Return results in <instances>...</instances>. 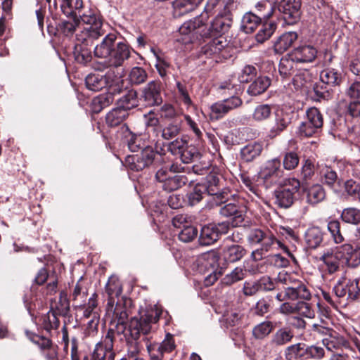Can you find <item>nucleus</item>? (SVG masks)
<instances>
[{
  "label": "nucleus",
  "mask_w": 360,
  "mask_h": 360,
  "mask_svg": "<svg viewBox=\"0 0 360 360\" xmlns=\"http://www.w3.org/2000/svg\"><path fill=\"white\" fill-rule=\"evenodd\" d=\"M234 8L236 5L233 1H229L208 27H205L207 16L204 17L202 14L184 22L181 25V46H184V51L191 50L192 45L200 39L225 37L224 34L232 25L231 11Z\"/></svg>",
  "instance_id": "nucleus-1"
},
{
  "label": "nucleus",
  "mask_w": 360,
  "mask_h": 360,
  "mask_svg": "<svg viewBox=\"0 0 360 360\" xmlns=\"http://www.w3.org/2000/svg\"><path fill=\"white\" fill-rule=\"evenodd\" d=\"M116 40L115 34H107L94 48V56L105 59L108 67H120L131 56L129 46L122 41L116 43Z\"/></svg>",
  "instance_id": "nucleus-2"
},
{
  "label": "nucleus",
  "mask_w": 360,
  "mask_h": 360,
  "mask_svg": "<svg viewBox=\"0 0 360 360\" xmlns=\"http://www.w3.org/2000/svg\"><path fill=\"white\" fill-rule=\"evenodd\" d=\"M78 18L84 23V27L77 34V41L93 44L94 40L107 34L108 25L104 23L102 18L91 9L87 8L79 13Z\"/></svg>",
  "instance_id": "nucleus-3"
},
{
  "label": "nucleus",
  "mask_w": 360,
  "mask_h": 360,
  "mask_svg": "<svg viewBox=\"0 0 360 360\" xmlns=\"http://www.w3.org/2000/svg\"><path fill=\"white\" fill-rule=\"evenodd\" d=\"M122 79L115 77L112 71H108L105 75L89 74L85 79V84L88 89L98 91L108 87L111 94H120L122 91Z\"/></svg>",
  "instance_id": "nucleus-4"
},
{
  "label": "nucleus",
  "mask_w": 360,
  "mask_h": 360,
  "mask_svg": "<svg viewBox=\"0 0 360 360\" xmlns=\"http://www.w3.org/2000/svg\"><path fill=\"white\" fill-rule=\"evenodd\" d=\"M200 40H203L206 44L201 47V53L206 57H214L216 61L223 59H228L232 56L233 51L229 41L226 37H211L210 39H200L195 42L198 44ZM195 43L192 45V47Z\"/></svg>",
  "instance_id": "nucleus-5"
},
{
  "label": "nucleus",
  "mask_w": 360,
  "mask_h": 360,
  "mask_svg": "<svg viewBox=\"0 0 360 360\" xmlns=\"http://www.w3.org/2000/svg\"><path fill=\"white\" fill-rule=\"evenodd\" d=\"M300 182L292 178L286 179L274 191L275 204L281 208H289L298 199Z\"/></svg>",
  "instance_id": "nucleus-6"
},
{
  "label": "nucleus",
  "mask_w": 360,
  "mask_h": 360,
  "mask_svg": "<svg viewBox=\"0 0 360 360\" xmlns=\"http://www.w3.org/2000/svg\"><path fill=\"white\" fill-rule=\"evenodd\" d=\"M218 262V257L214 254H208L205 257L193 262L192 266L194 270L201 274L207 275L204 278L205 286L213 285L222 274V268L219 269V264L215 266Z\"/></svg>",
  "instance_id": "nucleus-7"
},
{
  "label": "nucleus",
  "mask_w": 360,
  "mask_h": 360,
  "mask_svg": "<svg viewBox=\"0 0 360 360\" xmlns=\"http://www.w3.org/2000/svg\"><path fill=\"white\" fill-rule=\"evenodd\" d=\"M335 296L347 302H360V276L344 277L333 288Z\"/></svg>",
  "instance_id": "nucleus-8"
},
{
  "label": "nucleus",
  "mask_w": 360,
  "mask_h": 360,
  "mask_svg": "<svg viewBox=\"0 0 360 360\" xmlns=\"http://www.w3.org/2000/svg\"><path fill=\"white\" fill-rule=\"evenodd\" d=\"M106 311L109 315L112 314L110 327L108 330H112L113 335L115 333L124 334L127 329L128 314L122 301L118 300L115 305L111 301L108 302Z\"/></svg>",
  "instance_id": "nucleus-9"
},
{
  "label": "nucleus",
  "mask_w": 360,
  "mask_h": 360,
  "mask_svg": "<svg viewBox=\"0 0 360 360\" xmlns=\"http://www.w3.org/2000/svg\"><path fill=\"white\" fill-rule=\"evenodd\" d=\"M301 0H282L276 7L279 12V17L286 25L297 24L301 18Z\"/></svg>",
  "instance_id": "nucleus-10"
},
{
  "label": "nucleus",
  "mask_w": 360,
  "mask_h": 360,
  "mask_svg": "<svg viewBox=\"0 0 360 360\" xmlns=\"http://www.w3.org/2000/svg\"><path fill=\"white\" fill-rule=\"evenodd\" d=\"M266 187L283 183L284 171L281 168V162L278 158L269 160L259 173Z\"/></svg>",
  "instance_id": "nucleus-11"
},
{
  "label": "nucleus",
  "mask_w": 360,
  "mask_h": 360,
  "mask_svg": "<svg viewBox=\"0 0 360 360\" xmlns=\"http://www.w3.org/2000/svg\"><path fill=\"white\" fill-rule=\"evenodd\" d=\"M238 200H234L233 198H231L226 204L221 207L219 210V214L225 217H232V226H238L244 221L245 214L246 212L247 207L244 205V199L241 198L238 194Z\"/></svg>",
  "instance_id": "nucleus-12"
},
{
  "label": "nucleus",
  "mask_w": 360,
  "mask_h": 360,
  "mask_svg": "<svg viewBox=\"0 0 360 360\" xmlns=\"http://www.w3.org/2000/svg\"><path fill=\"white\" fill-rule=\"evenodd\" d=\"M112 330H108L101 341L98 342L92 354L93 360H105L108 354L111 360L114 359V335Z\"/></svg>",
  "instance_id": "nucleus-13"
},
{
  "label": "nucleus",
  "mask_w": 360,
  "mask_h": 360,
  "mask_svg": "<svg viewBox=\"0 0 360 360\" xmlns=\"http://www.w3.org/2000/svg\"><path fill=\"white\" fill-rule=\"evenodd\" d=\"M292 114L283 109L277 110L274 113V124L269 130L268 137L271 139L279 136L287 129L292 122Z\"/></svg>",
  "instance_id": "nucleus-14"
},
{
  "label": "nucleus",
  "mask_w": 360,
  "mask_h": 360,
  "mask_svg": "<svg viewBox=\"0 0 360 360\" xmlns=\"http://www.w3.org/2000/svg\"><path fill=\"white\" fill-rule=\"evenodd\" d=\"M342 255V262L350 267H357L360 265V240L354 241L353 245L344 244L340 247Z\"/></svg>",
  "instance_id": "nucleus-15"
},
{
  "label": "nucleus",
  "mask_w": 360,
  "mask_h": 360,
  "mask_svg": "<svg viewBox=\"0 0 360 360\" xmlns=\"http://www.w3.org/2000/svg\"><path fill=\"white\" fill-rule=\"evenodd\" d=\"M142 97L148 105H156L162 103L161 84L158 81H151L142 90Z\"/></svg>",
  "instance_id": "nucleus-16"
},
{
  "label": "nucleus",
  "mask_w": 360,
  "mask_h": 360,
  "mask_svg": "<svg viewBox=\"0 0 360 360\" xmlns=\"http://www.w3.org/2000/svg\"><path fill=\"white\" fill-rule=\"evenodd\" d=\"M289 56L295 60L297 63H311L316 58L317 50L311 45L303 44L295 48L289 53Z\"/></svg>",
  "instance_id": "nucleus-17"
},
{
  "label": "nucleus",
  "mask_w": 360,
  "mask_h": 360,
  "mask_svg": "<svg viewBox=\"0 0 360 360\" xmlns=\"http://www.w3.org/2000/svg\"><path fill=\"white\" fill-rule=\"evenodd\" d=\"M294 338L293 330L289 326H284L273 333L271 336L270 344L274 347H283L292 342Z\"/></svg>",
  "instance_id": "nucleus-18"
},
{
  "label": "nucleus",
  "mask_w": 360,
  "mask_h": 360,
  "mask_svg": "<svg viewBox=\"0 0 360 360\" xmlns=\"http://www.w3.org/2000/svg\"><path fill=\"white\" fill-rule=\"evenodd\" d=\"M206 188V193L213 196V200L217 205H221L222 204L227 202L231 200V198H233L234 200H238V193H233V191L229 188H224L219 190L218 187H214L212 184H205Z\"/></svg>",
  "instance_id": "nucleus-19"
},
{
  "label": "nucleus",
  "mask_w": 360,
  "mask_h": 360,
  "mask_svg": "<svg viewBox=\"0 0 360 360\" xmlns=\"http://www.w3.org/2000/svg\"><path fill=\"white\" fill-rule=\"evenodd\" d=\"M185 192V196L183 198L184 205L193 207L202 200L203 195L206 193V188L204 184L198 183L195 186H187Z\"/></svg>",
  "instance_id": "nucleus-20"
},
{
  "label": "nucleus",
  "mask_w": 360,
  "mask_h": 360,
  "mask_svg": "<svg viewBox=\"0 0 360 360\" xmlns=\"http://www.w3.org/2000/svg\"><path fill=\"white\" fill-rule=\"evenodd\" d=\"M155 154L150 148L144 149L140 155L129 156L127 161L131 164L130 168L134 170H142L153 163Z\"/></svg>",
  "instance_id": "nucleus-21"
},
{
  "label": "nucleus",
  "mask_w": 360,
  "mask_h": 360,
  "mask_svg": "<svg viewBox=\"0 0 360 360\" xmlns=\"http://www.w3.org/2000/svg\"><path fill=\"white\" fill-rule=\"evenodd\" d=\"M226 89L231 91L229 93L230 97L224 98L222 101L229 107V110L231 111L240 107L243 104V101L239 96H236L238 90L236 85H233L231 83L221 84L219 87L220 94L225 95Z\"/></svg>",
  "instance_id": "nucleus-22"
},
{
  "label": "nucleus",
  "mask_w": 360,
  "mask_h": 360,
  "mask_svg": "<svg viewBox=\"0 0 360 360\" xmlns=\"http://www.w3.org/2000/svg\"><path fill=\"white\" fill-rule=\"evenodd\" d=\"M320 260L325 265V271L329 274H333L340 270V262L342 261V255L340 248L333 253L323 254Z\"/></svg>",
  "instance_id": "nucleus-23"
},
{
  "label": "nucleus",
  "mask_w": 360,
  "mask_h": 360,
  "mask_svg": "<svg viewBox=\"0 0 360 360\" xmlns=\"http://www.w3.org/2000/svg\"><path fill=\"white\" fill-rule=\"evenodd\" d=\"M298 38L296 32H285L279 36L274 44L275 53L282 54L290 48Z\"/></svg>",
  "instance_id": "nucleus-24"
},
{
  "label": "nucleus",
  "mask_w": 360,
  "mask_h": 360,
  "mask_svg": "<svg viewBox=\"0 0 360 360\" xmlns=\"http://www.w3.org/2000/svg\"><path fill=\"white\" fill-rule=\"evenodd\" d=\"M250 82L247 93L251 96H257L266 91L271 86V79L268 76L260 75Z\"/></svg>",
  "instance_id": "nucleus-25"
},
{
  "label": "nucleus",
  "mask_w": 360,
  "mask_h": 360,
  "mask_svg": "<svg viewBox=\"0 0 360 360\" xmlns=\"http://www.w3.org/2000/svg\"><path fill=\"white\" fill-rule=\"evenodd\" d=\"M247 253L246 250L240 245H232L223 248L221 257L226 263H234L240 260Z\"/></svg>",
  "instance_id": "nucleus-26"
},
{
  "label": "nucleus",
  "mask_w": 360,
  "mask_h": 360,
  "mask_svg": "<svg viewBox=\"0 0 360 360\" xmlns=\"http://www.w3.org/2000/svg\"><path fill=\"white\" fill-rule=\"evenodd\" d=\"M322 342L328 350L334 353L335 351L341 349L342 347H349V342L344 337L338 334L335 331L323 338Z\"/></svg>",
  "instance_id": "nucleus-27"
},
{
  "label": "nucleus",
  "mask_w": 360,
  "mask_h": 360,
  "mask_svg": "<svg viewBox=\"0 0 360 360\" xmlns=\"http://www.w3.org/2000/svg\"><path fill=\"white\" fill-rule=\"evenodd\" d=\"M324 233L318 226L309 228L304 234L307 248L315 250L323 243Z\"/></svg>",
  "instance_id": "nucleus-28"
},
{
  "label": "nucleus",
  "mask_w": 360,
  "mask_h": 360,
  "mask_svg": "<svg viewBox=\"0 0 360 360\" xmlns=\"http://www.w3.org/2000/svg\"><path fill=\"white\" fill-rule=\"evenodd\" d=\"M320 80L331 86H340L343 80L342 74L338 70L332 68H326L320 72Z\"/></svg>",
  "instance_id": "nucleus-29"
},
{
  "label": "nucleus",
  "mask_w": 360,
  "mask_h": 360,
  "mask_svg": "<svg viewBox=\"0 0 360 360\" xmlns=\"http://www.w3.org/2000/svg\"><path fill=\"white\" fill-rule=\"evenodd\" d=\"M275 243H276L278 246L282 249L283 252L286 253L291 259H295L293 254L290 252L288 246L281 240L276 239L274 234L269 229H266L265 236H264L262 241L260 243L262 246L261 248H262V250H264L265 252H266Z\"/></svg>",
  "instance_id": "nucleus-30"
},
{
  "label": "nucleus",
  "mask_w": 360,
  "mask_h": 360,
  "mask_svg": "<svg viewBox=\"0 0 360 360\" xmlns=\"http://www.w3.org/2000/svg\"><path fill=\"white\" fill-rule=\"evenodd\" d=\"M263 150V144L262 142L255 141L248 143L241 148L240 155L241 159L246 162L253 161L259 157Z\"/></svg>",
  "instance_id": "nucleus-31"
},
{
  "label": "nucleus",
  "mask_w": 360,
  "mask_h": 360,
  "mask_svg": "<svg viewBox=\"0 0 360 360\" xmlns=\"http://www.w3.org/2000/svg\"><path fill=\"white\" fill-rule=\"evenodd\" d=\"M60 8L65 15L75 18H78L79 14L86 10L82 0H62Z\"/></svg>",
  "instance_id": "nucleus-32"
},
{
  "label": "nucleus",
  "mask_w": 360,
  "mask_h": 360,
  "mask_svg": "<svg viewBox=\"0 0 360 360\" xmlns=\"http://www.w3.org/2000/svg\"><path fill=\"white\" fill-rule=\"evenodd\" d=\"M105 292L108 296V302L115 303V298L118 297L122 292V285L120 279L115 276H111L105 285Z\"/></svg>",
  "instance_id": "nucleus-33"
},
{
  "label": "nucleus",
  "mask_w": 360,
  "mask_h": 360,
  "mask_svg": "<svg viewBox=\"0 0 360 360\" xmlns=\"http://www.w3.org/2000/svg\"><path fill=\"white\" fill-rule=\"evenodd\" d=\"M326 191L320 184H314L307 190V202L316 205L323 201L326 198Z\"/></svg>",
  "instance_id": "nucleus-34"
},
{
  "label": "nucleus",
  "mask_w": 360,
  "mask_h": 360,
  "mask_svg": "<svg viewBox=\"0 0 360 360\" xmlns=\"http://www.w3.org/2000/svg\"><path fill=\"white\" fill-rule=\"evenodd\" d=\"M286 295L288 299L291 300L298 299L309 300L311 299L309 289L304 282L298 285L296 288H286Z\"/></svg>",
  "instance_id": "nucleus-35"
},
{
  "label": "nucleus",
  "mask_w": 360,
  "mask_h": 360,
  "mask_svg": "<svg viewBox=\"0 0 360 360\" xmlns=\"http://www.w3.org/2000/svg\"><path fill=\"white\" fill-rule=\"evenodd\" d=\"M305 343L298 342L288 346L284 350V356L286 360H305Z\"/></svg>",
  "instance_id": "nucleus-36"
},
{
  "label": "nucleus",
  "mask_w": 360,
  "mask_h": 360,
  "mask_svg": "<svg viewBox=\"0 0 360 360\" xmlns=\"http://www.w3.org/2000/svg\"><path fill=\"white\" fill-rule=\"evenodd\" d=\"M296 63L292 57L288 53L281 58L278 65V72L283 78H289L294 75L295 72V63Z\"/></svg>",
  "instance_id": "nucleus-37"
},
{
  "label": "nucleus",
  "mask_w": 360,
  "mask_h": 360,
  "mask_svg": "<svg viewBox=\"0 0 360 360\" xmlns=\"http://www.w3.org/2000/svg\"><path fill=\"white\" fill-rule=\"evenodd\" d=\"M91 44L77 41L75 46L74 56L78 63L86 64L91 60V50L87 47Z\"/></svg>",
  "instance_id": "nucleus-38"
},
{
  "label": "nucleus",
  "mask_w": 360,
  "mask_h": 360,
  "mask_svg": "<svg viewBox=\"0 0 360 360\" xmlns=\"http://www.w3.org/2000/svg\"><path fill=\"white\" fill-rule=\"evenodd\" d=\"M262 17L252 12L246 13L242 19V27L245 32L252 33L262 24Z\"/></svg>",
  "instance_id": "nucleus-39"
},
{
  "label": "nucleus",
  "mask_w": 360,
  "mask_h": 360,
  "mask_svg": "<svg viewBox=\"0 0 360 360\" xmlns=\"http://www.w3.org/2000/svg\"><path fill=\"white\" fill-rule=\"evenodd\" d=\"M219 238L212 224L204 226L200 231L199 242L201 245H210L216 243Z\"/></svg>",
  "instance_id": "nucleus-40"
},
{
  "label": "nucleus",
  "mask_w": 360,
  "mask_h": 360,
  "mask_svg": "<svg viewBox=\"0 0 360 360\" xmlns=\"http://www.w3.org/2000/svg\"><path fill=\"white\" fill-rule=\"evenodd\" d=\"M129 115L128 112L122 108H115L110 111L105 117L106 123L109 127H113L121 124Z\"/></svg>",
  "instance_id": "nucleus-41"
},
{
  "label": "nucleus",
  "mask_w": 360,
  "mask_h": 360,
  "mask_svg": "<svg viewBox=\"0 0 360 360\" xmlns=\"http://www.w3.org/2000/svg\"><path fill=\"white\" fill-rule=\"evenodd\" d=\"M327 229L330 233V238L336 244L342 243L345 237L341 231V224L338 219H330L327 224Z\"/></svg>",
  "instance_id": "nucleus-42"
},
{
  "label": "nucleus",
  "mask_w": 360,
  "mask_h": 360,
  "mask_svg": "<svg viewBox=\"0 0 360 360\" xmlns=\"http://www.w3.org/2000/svg\"><path fill=\"white\" fill-rule=\"evenodd\" d=\"M276 325L271 321H264L256 325L252 329V335L257 340H263L273 332Z\"/></svg>",
  "instance_id": "nucleus-43"
},
{
  "label": "nucleus",
  "mask_w": 360,
  "mask_h": 360,
  "mask_svg": "<svg viewBox=\"0 0 360 360\" xmlns=\"http://www.w3.org/2000/svg\"><path fill=\"white\" fill-rule=\"evenodd\" d=\"M260 25L261 28L257 33L255 39L259 43H263L272 36L277 28V25L275 22L266 20Z\"/></svg>",
  "instance_id": "nucleus-44"
},
{
  "label": "nucleus",
  "mask_w": 360,
  "mask_h": 360,
  "mask_svg": "<svg viewBox=\"0 0 360 360\" xmlns=\"http://www.w3.org/2000/svg\"><path fill=\"white\" fill-rule=\"evenodd\" d=\"M340 218L346 224L358 225L360 224V209L354 207L344 208Z\"/></svg>",
  "instance_id": "nucleus-45"
},
{
  "label": "nucleus",
  "mask_w": 360,
  "mask_h": 360,
  "mask_svg": "<svg viewBox=\"0 0 360 360\" xmlns=\"http://www.w3.org/2000/svg\"><path fill=\"white\" fill-rule=\"evenodd\" d=\"M138 103L137 93L135 90L131 89L119 99L118 107L128 112V110L138 106Z\"/></svg>",
  "instance_id": "nucleus-46"
},
{
  "label": "nucleus",
  "mask_w": 360,
  "mask_h": 360,
  "mask_svg": "<svg viewBox=\"0 0 360 360\" xmlns=\"http://www.w3.org/2000/svg\"><path fill=\"white\" fill-rule=\"evenodd\" d=\"M122 130L124 138L127 139L128 148L131 152H137L142 148L141 139L129 130L127 124L122 125Z\"/></svg>",
  "instance_id": "nucleus-47"
},
{
  "label": "nucleus",
  "mask_w": 360,
  "mask_h": 360,
  "mask_svg": "<svg viewBox=\"0 0 360 360\" xmlns=\"http://www.w3.org/2000/svg\"><path fill=\"white\" fill-rule=\"evenodd\" d=\"M305 120L320 131L323 124V115L316 107H311L307 110Z\"/></svg>",
  "instance_id": "nucleus-48"
},
{
  "label": "nucleus",
  "mask_w": 360,
  "mask_h": 360,
  "mask_svg": "<svg viewBox=\"0 0 360 360\" xmlns=\"http://www.w3.org/2000/svg\"><path fill=\"white\" fill-rule=\"evenodd\" d=\"M147 77L146 71L141 67L132 68L128 76L129 82L132 85H140L144 83Z\"/></svg>",
  "instance_id": "nucleus-49"
},
{
  "label": "nucleus",
  "mask_w": 360,
  "mask_h": 360,
  "mask_svg": "<svg viewBox=\"0 0 360 360\" xmlns=\"http://www.w3.org/2000/svg\"><path fill=\"white\" fill-rule=\"evenodd\" d=\"M330 86L321 80L313 84V91L314 93L315 99L320 101L328 100L331 97Z\"/></svg>",
  "instance_id": "nucleus-50"
},
{
  "label": "nucleus",
  "mask_w": 360,
  "mask_h": 360,
  "mask_svg": "<svg viewBox=\"0 0 360 360\" xmlns=\"http://www.w3.org/2000/svg\"><path fill=\"white\" fill-rule=\"evenodd\" d=\"M246 276V270L242 267H236L230 274L226 275L221 280V283L229 286L243 280Z\"/></svg>",
  "instance_id": "nucleus-51"
},
{
  "label": "nucleus",
  "mask_w": 360,
  "mask_h": 360,
  "mask_svg": "<svg viewBox=\"0 0 360 360\" xmlns=\"http://www.w3.org/2000/svg\"><path fill=\"white\" fill-rule=\"evenodd\" d=\"M272 108L269 104H260L256 106L252 113V118L257 122H264L271 115Z\"/></svg>",
  "instance_id": "nucleus-52"
},
{
  "label": "nucleus",
  "mask_w": 360,
  "mask_h": 360,
  "mask_svg": "<svg viewBox=\"0 0 360 360\" xmlns=\"http://www.w3.org/2000/svg\"><path fill=\"white\" fill-rule=\"evenodd\" d=\"M271 299L270 297H264L259 299L255 305L251 309L253 314L263 316L271 309Z\"/></svg>",
  "instance_id": "nucleus-53"
},
{
  "label": "nucleus",
  "mask_w": 360,
  "mask_h": 360,
  "mask_svg": "<svg viewBox=\"0 0 360 360\" xmlns=\"http://www.w3.org/2000/svg\"><path fill=\"white\" fill-rule=\"evenodd\" d=\"M255 7L260 13L259 16L264 20H268L272 17L276 8V6L269 0L259 1Z\"/></svg>",
  "instance_id": "nucleus-54"
},
{
  "label": "nucleus",
  "mask_w": 360,
  "mask_h": 360,
  "mask_svg": "<svg viewBox=\"0 0 360 360\" xmlns=\"http://www.w3.org/2000/svg\"><path fill=\"white\" fill-rule=\"evenodd\" d=\"M198 229L187 221L181 222V242H191L196 238L198 236Z\"/></svg>",
  "instance_id": "nucleus-55"
},
{
  "label": "nucleus",
  "mask_w": 360,
  "mask_h": 360,
  "mask_svg": "<svg viewBox=\"0 0 360 360\" xmlns=\"http://www.w3.org/2000/svg\"><path fill=\"white\" fill-rule=\"evenodd\" d=\"M319 131L316 127L304 120L300 124L297 134L300 138H309L316 136Z\"/></svg>",
  "instance_id": "nucleus-56"
},
{
  "label": "nucleus",
  "mask_w": 360,
  "mask_h": 360,
  "mask_svg": "<svg viewBox=\"0 0 360 360\" xmlns=\"http://www.w3.org/2000/svg\"><path fill=\"white\" fill-rule=\"evenodd\" d=\"M345 191L354 200L360 202V184L353 179H348L344 184Z\"/></svg>",
  "instance_id": "nucleus-57"
},
{
  "label": "nucleus",
  "mask_w": 360,
  "mask_h": 360,
  "mask_svg": "<svg viewBox=\"0 0 360 360\" xmlns=\"http://www.w3.org/2000/svg\"><path fill=\"white\" fill-rule=\"evenodd\" d=\"M305 360L313 359L320 360L325 356L324 349L317 345H307L305 344Z\"/></svg>",
  "instance_id": "nucleus-58"
},
{
  "label": "nucleus",
  "mask_w": 360,
  "mask_h": 360,
  "mask_svg": "<svg viewBox=\"0 0 360 360\" xmlns=\"http://www.w3.org/2000/svg\"><path fill=\"white\" fill-rule=\"evenodd\" d=\"M257 77V70L252 65H246L238 76L240 83H249Z\"/></svg>",
  "instance_id": "nucleus-59"
},
{
  "label": "nucleus",
  "mask_w": 360,
  "mask_h": 360,
  "mask_svg": "<svg viewBox=\"0 0 360 360\" xmlns=\"http://www.w3.org/2000/svg\"><path fill=\"white\" fill-rule=\"evenodd\" d=\"M300 162L298 154L294 151L286 152L283 158V165L285 169L292 170L295 169Z\"/></svg>",
  "instance_id": "nucleus-60"
},
{
  "label": "nucleus",
  "mask_w": 360,
  "mask_h": 360,
  "mask_svg": "<svg viewBox=\"0 0 360 360\" xmlns=\"http://www.w3.org/2000/svg\"><path fill=\"white\" fill-rule=\"evenodd\" d=\"M110 91L109 94L99 95L98 96L94 98L92 101L94 110L96 112H100L103 108L108 106L112 103L113 98Z\"/></svg>",
  "instance_id": "nucleus-61"
},
{
  "label": "nucleus",
  "mask_w": 360,
  "mask_h": 360,
  "mask_svg": "<svg viewBox=\"0 0 360 360\" xmlns=\"http://www.w3.org/2000/svg\"><path fill=\"white\" fill-rule=\"evenodd\" d=\"M323 184L332 188L338 180L337 172L330 167H326L321 172Z\"/></svg>",
  "instance_id": "nucleus-62"
},
{
  "label": "nucleus",
  "mask_w": 360,
  "mask_h": 360,
  "mask_svg": "<svg viewBox=\"0 0 360 360\" xmlns=\"http://www.w3.org/2000/svg\"><path fill=\"white\" fill-rule=\"evenodd\" d=\"M210 109L212 120H219L230 112L229 107L223 101L214 103L211 105Z\"/></svg>",
  "instance_id": "nucleus-63"
},
{
  "label": "nucleus",
  "mask_w": 360,
  "mask_h": 360,
  "mask_svg": "<svg viewBox=\"0 0 360 360\" xmlns=\"http://www.w3.org/2000/svg\"><path fill=\"white\" fill-rule=\"evenodd\" d=\"M260 292L272 291L276 288L278 280H273L268 276H263L257 280Z\"/></svg>",
  "instance_id": "nucleus-64"
}]
</instances>
